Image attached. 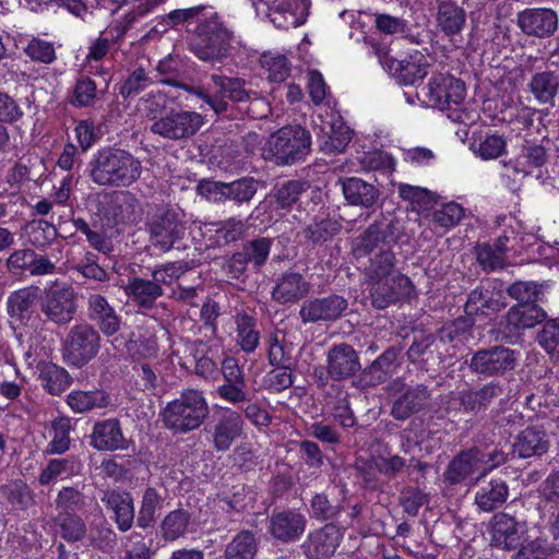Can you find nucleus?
<instances>
[{"label":"nucleus","instance_id":"obj_51","mask_svg":"<svg viewBox=\"0 0 559 559\" xmlns=\"http://www.w3.org/2000/svg\"><path fill=\"white\" fill-rule=\"evenodd\" d=\"M39 379L44 389L52 395H59L68 389L71 378L68 371L55 364L43 366Z\"/></svg>","mask_w":559,"mask_h":559},{"label":"nucleus","instance_id":"obj_23","mask_svg":"<svg viewBox=\"0 0 559 559\" xmlns=\"http://www.w3.org/2000/svg\"><path fill=\"white\" fill-rule=\"evenodd\" d=\"M87 316L97 328L96 330L105 336L115 335L121 328V317L107 298L100 294H91L88 296Z\"/></svg>","mask_w":559,"mask_h":559},{"label":"nucleus","instance_id":"obj_12","mask_svg":"<svg viewBox=\"0 0 559 559\" xmlns=\"http://www.w3.org/2000/svg\"><path fill=\"white\" fill-rule=\"evenodd\" d=\"M518 362L515 350L496 345L475 352L468 367L473 373L483 377H498L512 371Z\"/></svg>","mask_w":559,"mask_h":559},{"label":"nucleus","instance_id":"obj_41","mask_svg":"<svg viewBox=\"0 0 559 559\" xmlns=\"http://www.w3.org/2000/svg\"><path fill=\"white\" fill-rule=\"evenodd\" d=\"M70 408L78 414L106 408L110 404V396L103 390L72 391L67 396Z\"/></svg>","mask_w":559,"mask_h":559},{"label":"nucleus","instance_id":"obj_31","mask_svg":"<svg viewBox=\"0 0 559 559\" xmlns=\"http://www.w3.org/2000/svg\"><path fill=\"white\" fill-rule=\"evenodd\" d=\"M105 507L114 513L115 522L121 532L131 528L134 520L132 496L127 491L106 490L100 498Z\"/></svg>","mask_w":559,"mask_h":559},{"label":"nucleus","instance_id":"obj_4","mask_svg":"<svg viewBox=\"0 0 559 559\" xmlns=\"http://www.w3.org/2000/svg\"><path fill=\"white\" fill-rule=\"evenodd\" d=\"M506 462L507 454L501 449L495 447L491 451H486L478 445H473L453 456L443 473V480L451 486L465 481L476 484L490 471Z\"/></svg>","mask_w":559,"mask_h":559},{"label":"nucleus","instance_id":"obj_57","mask_svg":"<svg viewBox=\"0 0 559 559\" xmlns=\"http://www.w3.org/2000/svg\"><path fill=\"white\" fill-rule=\"evenodd\" d=\"M154 83V78L148 75L143 68H136L121 83L119 94L124 99L133 98Z\"/></svg>","mask_w":559,"mask_h":559},{"label":"nucleus","instance_id":"obj_39","mask_svg":"<svg viewBox=\"0 0 559 559\" xmlns=\"http://www.w3.org/2000/svg\"><path fill=\"white\" fill-rule=\"evenodd\" d=\"M500 298V293L495 292L489 285H479L469 293L465 304V312L466 314L485 313L486 311L498 312L506 307Z\"/></svg>","mask_w":559,"mask_h":559},{"label":"nucleus","instance_id":"obj_55","mask_svg":"<svg viewBox=\"0 0 559 559\" xmlns=\"http://www.w3.org/2000/svg\"><path fill=\"white\" fill-rule=\"evenodd\" d=\"M53 437L46 448L48 454H62L70 447L71 421L67 417H59L52 421Z\"/></svg>","mask_w":559,"mask_h":559},{"label":"nucleus","instance_id":"obj_20","mask_svg":"<svg viewBox=\"0 0 559 559\" xmlns=\"http://www.w3.org/2000/svg\"><path fill=\"white\" fill-rule=\"evenodd\" d=\"M344 535V528L328 523L311 532L304 543V551L308 559H326L332 557Z\"/></svg>","mask_w":559,"mask_h":559},{"label":"nucleus","instance_id":"obj_15","mask_svg":"<svg viewBox=\"0 0 559 559\" xmlns=\"http://www.w3.org/2000/svg\"><path fill=\"white\" fill-rule=\"evenodd\" d=\"M212 429L213 448L217 452L228 451L243 433L245 420L241 414L230 407H219L214 413Z\"/></svg>","mask_w":559,"mask_h":559},{"label":"nucleus","instance_id":"obj_52","mask_svg":"<svg viewBox=\"0 0 559 559\" xmlns=\"http://www.w3.org/2000/svg\"><path fill=\"white\" fill-rule=\"evenodd\" d=\"M341 229V224L324 214L317 215L313 221L305 228V237L314 243L324 242L336 235Z\"/></svg>","mask_w":559,"mask_h":559},{"label":"nucleus","instance_id":"obj_42","mask_svg":"<svg viewBox=\"0 0 559 559\" xmlns=\"http://www.w3.org/2000/svg\"><path fill=\"white\" fill-rule=\"evenodd\" d=\"M205 7L197 5L187 9H176L169 13L162 15L152 31L165 33L170 28H176L180 25L189 26L192 23L199 24L206 15L204 14Z\"/></svg>","mask_w":559,"mask_h":559},{"label":"nucleus","instance_id":"obj_60","mask_svg":"<svg viewBox=\"0 0 559 559\" xmlns=\"http://www.w3.org/2000/svg\"><path fill=\"white\" fill-rule=\"evenodd\" d=\"M190 515L187 511L178 509L171 511L162 523V534L167 540H175L187 530Z\"/></svg>","mask_w":559,"mask_h":559},{"label":"nucleus","instance_id":"obj_8","mask_svg":"<svg viewBox=\"0 0 559 559\" xmlns=\"http://www.w3.org/2000/svg\"><path fill=\"white\" fill-rule=\"evenodd\" d=\"M99 348V332L94 325L81 322L73 325L67 333L62 357L69 366L82 368L97 356Z\"/></svg>","mask_w":559,"mask_h":559},{"label":"nucleus","instance_id":"obj_7","mask_svg":"<svg viewBox=\"0 0 559 559\" xmlns=\"http://www.w3.org/2000/svg\"><path fill=\"white\" fill-rule=\"evenodd\" d=\"M39 307L47 321L66 325L78 311V293L71 284L55 281L44 288Z\"/></svg>","mask_w":559,"mask_h":559},{"label":"nucleus","instance_id":"obj_28","mask_svg":"<svg viewBox=\"0 0 559 559\" xmlns=\"http://www.w3.org/2000/svg\"><path fill=\"white\" fill-rule=\"evenodd\" d=\"M267 10L270 21L281 29L298 27L306 21V9L298 0H273Z\"/></svg>","mask_w":559,"mask_h":559},{"label":"nucleus","instance_id":"obj_32","mask_svg":"<svg viewBox=\"0 0 559 559\" xmlns=\"http://www.w3.org/2000/svg\"><path fill=\"white\" fill-rule=\"evenodd\" d=\"M545 319V310L535 302H518L506 316L507 329L510 333H519L536 326Z\"/></svg>","mask_w":559,"mask_h":559},{"label":"nucleus","instance_id":"obj_10","mask_svg":"<svg viewBox=\"0 0 559 559\" xmlns=\"http://www.w3.org/2000/svg\"><path fill=\"white\" fill-rule=\"evenodd\" d=\"M147 117L153 120L150 131L166 140H183L193 136L203 124V117L189 110L171 109L167 115L157 117L156 109H150Z\"/></svg>","mask_w":559,"mask_h":559},{"label":"nucleus","instance_id":"obj_29","mask_svg":"<svg viewBox=\"0 0 559 559\" xmlns=\"http://www.w3.org/2000/svg\"><path fill=\"white\" fill-rule=\"evenodd\" d=\"M310 284L297 272L283 273L272 289V298L280 305L295 304L306 297Z\"/></svg>","mask_w":559,"mask_h":559},{"label":"nucleus","instance_id":"obj_44","mask_svg":"<svg viewBox=\"0 0 559 559\" xmlns=\"http://www.w3.org/2000/svg\"><path fill=\"white\" fill-rule=\"evenodd\" d=\"M547 151L544 146L538 144L523 146L521 153L508 162L515 174L527 176L531 175L535 168H539L547 162Z\"/></svg>","mask_w":559,"mask_h":559},{"label":"nucleus","instance_id":"obj_56","mask_svg":"<svg viewBox=\"0 0 559 559\" xmlns=\"http://www.w3.org/2000/svg\"><path fill=\"white\" fill-rule=\"evenodd\" d=\"M272 245L273 239L260 237L245 242L241 250L254 269L260 270L269 259Z\"/></svg>","mask_w":559,"mask_h":559},{"label":"nucleus","instance_id":"obj_13","mask_svg":"<svg viewBox=\"0 0 559 559\" xmlns=\"http://www.w3.org/2000/svg\"><path fill=\"white\" fill-rule=\"evenodd\" d=\"M391 390L402 391L392 404L390 415L396 420H406L414 414L428 407L431 392L427 385L418 383L406 385L403 378H396L390 384Z\"/></svg>","mask_w":559,"mask_h":559},{"label":"nucleus","instance_id":"obj_50","mask_svg":"<svg viewBox=\"0 0 559 559\" xmlns=\"http://www.w3.org/2000/svg\"><path fill=\"white\" fill-rule=\"evenodd\" d=\"M395 254L391 248L381 249L369 258V264L365 266L364 274L369 282L390 277L395 267Z\"/></svg>","mask_w":559,"mask_h":559},{"label":"nucleus","instance_id":"obj_45","mask_svg":"<svg viewBox=\"0 0 559 559\" xmlns=\"http://www.w3.org/2000/svg\"><path fill=\"white\" fill-rule=\"evenodd\" d=\"M81 462L74 456L50 460L46 467L41 469L38 483L41 486H48L58 478L64 479L69 476L78 475L81 472Z\"/></svg>","mask_w":559,"mask_h":559},{"label":"nucleus","instance_id":"obj_58","mask_svg":"<svg viewBox=\"0 0 559 559\" xmlns=\"http://www.w3.org/2000/svg\"><path fill=\"white\" fill-rule=\"evenodd\" d=\"M508 250L502 241L499 247L489 243L478 245L476 248L477 261L485 271L501 269L504 264V253Z\"/></svg>","mask_w":559,"mask_h":559},{"label":"nucleus","instance_id":"obj_9","mask_svg":"<svg viewBox=\"0 0 559 559\" xmlns=\"http://www.w3.org/2000/svg\"><path fill=\"white\" fill-rule=\"evenodd\" d=\"M216 91L210 95L202 88L195 91L201 98L215 114L226 112L229 108L228 100L234 103H247L252 98L258 99L257 93L246 87L247 82L241 78L212 74L210 76Z\"/></svg>","mask_w":559,"mask_h":559},{"label":"nucleus","instance_id":"obj_3","mask_svg":"<svg viewBox=\"0 0 559 559\" xmlns=\"http://www.w3.org/2000/svg\"><path fill=\"white\" fill-rule=\"evenodd\" d=\"M141 174V160L122 148H100L88 163V175L98 186L130 187Z\"/></svg>","mask_w":559,"mask_h":559},{"label":"nucleus","instance_id":"obj_21","mask_svg":"<svg viewBox=\"0 0 559 559\" xmlns=\"http://www.w3.org/2000/svg\"><path fill=\"white\" fill-rule=\"evenodd\" d=\"M361 368L358 353L347 343L333 345L326 355V371L334 381L353 377Z\"/></svg>","mask_w":559,"mask_h":559},{"label":"nucleus","instance_id":"obj_5","mask_svg":"<svg viewBox=\"0 0 559 559\" xmlns=\"http://www.w3.org/2000/svg\"><path fill=\"white\" fill-rule=\"evenodd\" d=\"M209 415V404L204 393L187 389L167 403L160 416L164 426L174 433H187L198 429Z\"/></svg>","mask_w":559,"mask_h":559},{"label":"nucleus","instance_id":"obj_63","mask_svg":"<svg viewBox=\"0 0 559 559\" xmlns=\"http://www.w3.org/2000/svg\"><path fill=\"white\" fill-rule=\"evenodd\" d=\"M56 509L62 510L61 512L80 511L85 508V496L74 487H62L56 497Z\"/></svg>","mask_w":559,"mask_h":559},{"label":"nucleus","instance_id":"obj_19","mask_svg":"<svg viewBox=\"0 0 559 559\" xmlns=\"http://www.w3.org/2000/svg\"><path fill=\"white\" fill-rule=\"evenodd\" d=\"M371 283V304L377 309H385L402 298L411 296L414 290L413 283L403 274L377 280Z\"/></svg>","mask_w":559,"mask_h":559},{"label":"nucleus","instance_id":"obj_62","mask_svg":"<svg viewBox=\"0 0 559 559\" xmlns=\"http://www.w3.org/2000/svg\"><path fill=\"white\" fill-rule=\"evenodd\" d=\"M343 511L340 503L333 504L323 492L316 493L310 500V514L318 521L335 519Z\"/></svg>","mask_w":559,"mask_h":559},{"label":"nucleus","instance_id":"obj_6","mask_svg":"<svg viewBox=\"0 0 559 559\" xmlns=\"http://www.w3.org/2000/svg\"><path fill=\"white\" fill-rule=\"evenodd\" d=\"M311 151V135L300 126H285L274 132L263 147V157L276 165H294Z\"/></svg>","mask_w":559,"mask_h":559},{"label":"nucleus","instance_id":"obj_48","mask_svg":"<svg viewBox=\"0 0 559 559\" xmlns=\"http://www.w3.org/2000/svg\"><path fill=\"white\" fill-rule=\"evenodd\" d=\"M62 539L68 543H78L85 538L87 526L85 521L73 512H59L53 519Z\"/></svg>","mask_w":559,"mask_h":559},{"label":"nucleus","instance_id":"obj_53","mask_svg":"<svg viewBox=\"0 0 559 559\" xmlns=\"http://www.w3.org/2000/svg\"><path fill=\"white\" fill-rule=\"evenodd\" d=\"M237 342L246 353L253 352L260 340L259 332L255 330V320L247 314L240 313L236 317Z\"/></svg>","mask_w":559,"mask_h":559},{"label":"nucleus","instance_id":"obj_30","mask_svg":"<svg viewBox=\"0 0 559 559\" xmlns=\"http://www.w3.org/2000/svg\"><path fill=\"white\" fill-rule=\"evenodd\" d=\"M550 447L546 430L542 426H530L523 429L515 438L513 451L522 459L540 456Z\"/></svg>","mask_w":559,"mask_h":559},{"label":"nucleus","instance_id":"obj_27","mask_svg":"<svg viewBox=\"0 0 559 559\" xmlns=\"http://www.w3.org/2000/svg\"><path fill=\"white\" fill-rule=\"evenodd\" d=\"M436 25L449 38L461 36L466 26V11L453 0H437Z\"/></svg>","mask_w":559,"mask_h":559},{"label":"nucleus","instance_id":"obj_43","mask_svg":"<svg viewBox=\"0 0 559 559\" xmlns=\"http://www.w3.org/2000/svg\"><path fill=\"white\" fill-rule=\"evenodd\" d=\"M39 287L26 286L12 292L7 299V312L15 321H23L38 299Z\"/></svg>","mask_w":559,"mask_h":559},{"label":"nucleus","instance_id":"obj_25","mask_svg":"<svg viewBox=\"0 0 559 559\" xmlns=\"http://www.w3.org/2000/svg\"><path fill=\"white\" fill-rule=\"evenodd\" d=\"M307 520L293 510L275 512L269 520L267 532L277 540L288 543L298 539L305 532Z\"/></svg>","mask_w":559,"mask_h":559},{"label":"nucleus","instance_id":"obj_14","mask_svg":"<svg viewBox=\"0 0 559 559\" xmlns=\"http://www.w3.org/2000/svg\"><path fill=\"white\" fill-rule=\"evenodd\" d=\"M347 309L348 300L344 296L330 294L305 300L300 307L299 317L305 324L334 322L341 319Z\"/></svg>","mask_w":559,"mask_h":559},{"label":"nucleus","instance_id":"obj_17","mask_svg":"<svg viewBox=\"0 0 559 559\" xmlns=\"http://www.w3.org/2000/svg\"><path fill=\"white\" fill-rule=\"evenodd\" d=\"M221 370L224 383L217 388V395L233 405L250 402L245 373L238 360L234 357H226L222 361Z\"/></svg>","mask_w":559,"mask_h":559},{"label":"nucleus","instance_id":"obj_24","mask_svg":"<svg viewBox=\"0 0 559 559\" xmlns=\"http://www.w3.org/2000/svg\"><path fill=\"white\" fill-rule=\"evenodd\" d=\"M401 349L395 346L386 348L374 361L367 366L360 376L364 386H376L386 382L397 370Z\"/></svg>","mask_w":559,"mask_h":559},{"label":"nucleus","instance_id":"obj_64","mask_svg":"<svg viewBox=\"0 0 559 559\" xmlns=\"http://www.w3.org/2000/svg\"><path fill=\"white\" fill-rule=\"evenodd\" d=\"M308 188L309 185L306 181L289 180L276 189V202L283 209L290 207Z\"/></svg>","mask_w":559,"mask_h":559},{"label":"nucleus","instance_id":"obj_46","mask_svg":"<svg viewBox=\"0 0 559 559\" xmlns=\"http://www.w3.org/2000/svg\"><path fill=\"white\" fill-rule=\"evenodd\" d=\"M503 136L489 132H474L471 139L469 148L481 159H495L506 151Z\"/></svg>","mask_w":559,"mask_h":559},{"label":"nucleus","instance_id":"obj_16","mask_svg":"<svg viewBox=\"0 0 559 559\" xmlns=\"http://www.w3.org/2000/svg\"><path fill=\"white\" fill-rule=\"evenodd\" d=\"M558 24L557 12L549 8H527L516 16V25L528 37H551L557 32Z\"/></svg>","mask_w":559,"mask_h":559},{"label":"nucleus","instance_id":"obj_61","mask_svg":"<svg viewBox=\"0 0 559 559\" xmlns=\"http://www.w3.org/2000/svg\"><path fill=\"white\" fill-rule=\"evenodd\" d=\"M258 191V181L252 177H242L238 180L228 182L227 194L229 201L237 204L248 203Z\"/></svg>","mask_w":559,"mask_h":559},{"label":"nucleus","instance_id":"obj_37","mask_svg":"<svg viewBox=\"0 0 559 559\" xmlns=\"http://www.w3.org/2000/svg\"><path fill=\"white\" fill-rule=\"evenodd\" d=\"M344 198L352 205L370 209L379 198V190L371 183L350 177L342 180Z\"/></svg>","mask_w":559,"mask_h":559},{"label":"nucleus","instance_id":"obj_54","mask_svg":"<svg viewBox=\"0 0 559 559\" xmlns=\"http://www.w3.org/2000/svg\"><path fill=\"white\" fill-rule=\"evenodd\" d=\"M155 72L156 74L153 76L155 83L158 82L162 84L180 87L195 95V91H198V88L183 84L179 81L180 75L178 70V62L174 58L168 57L160 60L155 69Z\"/></svg>","mask_w":559,"mask_h":559},{"label":"nucleus","instance_id":"obj_47","mask_svg":"<svg viewBox=\"0 0 559 559\" xmlns=\"http://www.w3.org/2000/svg\"><path fill=\"white\" fill-rule=\"evenodd\" d=\"M258 547L255 534L250 530H242L226 545L224 559H254Z\"/></svg>","mask_w":559,"mask_h":559},{"label":"nucleus","instance_id":"obj_36","mask_svg":"<svg viewBox=\"0 0 559 559\" xmlns=\"http://www.w3.org/2000/svg\"><path fill=\"white\" fill-rule=\"evenodd\" d=\"M124 293L138 307L151 310L156 300L164 295V289L152 278L133 277L124 286Z\"/></svg>","mask_w":559,"mask_h":559},{"label":"nucleus","instance_id":"obj_26","mask_svg":"<svg viewBox=\"0 0 559 559\" xmlns=\"http://www.w3.org/2000/svg\"><path fill=\"white\" fill-rule=\"evenodd\" d=\"M90 444L98 451H116L126 449L128 442L120 421L117 418H109L94 424Z\"/></svg>","mask_w":559,"mask_h":559},{"label":"nucleus","instance_id":"obj_34","mask_svg":"<svg viewBox=\"0 0 559 559\" xmlns=\"http://www.w3.org/2000/svg\"><path fill=\"white\" fill-rule=\"evenodd\" d=\"M509 497V486L500 477L483 481L475 495V504L484 512H491L501 507Z\"/></svg>","mask_w":559,"mask_h":559},{"label":"nucleus","instance_id":"obj_38","mask_svg":"<svg viewBox=\"0 0 559 559\" xmlns=\"http://www.w3.org/2000/svg\"><path fill=\"white\" fill-rule=\"evenodd\" d=\"M527 86L538 104L554 105L559 92V69L536 72Z\"/></svg>","mask_w":559,"mask_h":559},{"label":"nucleus","instance_id":"obj_40","mask_svg":"<svg viewBox=\"0 0 559 559\" xmlns=\"http://www.w3.org/2000/svg\"><path fill=\"white\" fill-rule=\"evenodd\" d=\"M0 493L13 511H27L35 504L34 491L20 478L11 479L0 486Z\"/></svg>","mask_w":559,"mask_h":559},{"label":"nucleus","instance_id":"obj_22","mask_svg":"<svg viewBox=\"0 0 559 559\" xmlns=\"http://www.w3.org/2000/svg\"><path fill=\"white\" fill-rule=\"evenodd\" d=\"M492 544L504 550L516 549L522 544L524 523L510 514L496 513L490 521Z\"/></svg>","mask_w":559,"mask_h":559},{"label":"nucleus","instance_id":"obj_2","mask_svg":"<svg viewBox=\"0 0 559 559\" xmlns=\"http://www.w3.org/2000/svg\"><path fill=\"white\" fill-rule=\"evenodd\" d=\"M419 95L428 107L448 111V118L464 127H473L479 115L462 106L465 99V84L450 74L438 73L429 79Z\"/></svg>","mask_w":559,"mask_h":559},{"label":"nucleus","instance_id":"obj_33","mask_svg":"<svg viewBox=\"0 0 559 559\" xmlns=\"http://www.w3.org/2000/svg\"><path fill=\"white\" fill-rule=\"evenodd\" d=\"M503 393V385L500 382L491 381L478 389L460 392L459 402L465 412L477 414L486 409L493 400Z\"/></svg>","mask_w":559,"mask_h":559},{"label":"nucleus","instance_id":"obj_59","mask_svg":"<svg viewBox=\"0 0 559 559\" xmlns=\"http://www.w3.org/2000/svg\"><path fill=\"white\" fill-rule=\"evenodd\" d=\"M97 87L88 76H81L76 80L70 104L74 107L84 108L93 106L96 100Z\"/></svg>","mask_w":559,"mask_h":559},{"label":"nucleus","instance_id":"obj_1","mask_svg":"<svg viewBox=\"0 0 559 559\" xmlns=\"http://www.w3.org/2000/svg\"><path fill=\"white\" fill-rule=\"evenodd\" d=\"M235 32L213 12L195 25L189 41V50L200 61L212 67L224 64L233 56Z\"/></svg>","mask_w":559,"mask_h":559},{"label":"nucleus","instance_id":"obj_11","mask_svg":"<svg viewBox=\"0 0 559 559\" xmlns=\"http://www.w3.org/2000/svg\"><path fill=\"white\" fill-rule=\"evenodd\" d=\"M147 227L152 246L163 252L169 251L181 240L187 230L183 213L168 206L157 209L148 219Z\"/></svg>","mask_w":559,"mask_h":559},{"label":"nucleus","instance_id":"obj_18","mask_svg":"<svg viewBox=\"0 0 559 559\" xmlns=\"http://www.w3.org/2000/svg\"><path fill=\"white\" fill-rule=\"evenodd\" d=\"M395 226L392 222H376L352 240V252L356 260L370 255L376 249H389Z\"/></svg>","mask_w":559,"mask_h":559},{"label":"nucleus","instance_id":"obj_49","mask_svg":"<svg viewBox=\"0 0 559 559\" xmlns=\"http://www.w3.org/2000/svg\"><path fill=\"white\" fill-rule=\"evenodd\" d=\"M439 341L433 334H423L414 337L406 352V357L412 364H426L430 359L440 358Z\"/></svg>","mask_w":559,"mask_h":559},{"label":"nucleus","instance_id":"obj_35","mask_svg":"<svg viewBox=\"0 0 559 559\" xmlns=\"http://www.w3.org/2000/svg\"><path fill=\"white\" fill-rule=\"evenodd\" d=\"M427 62L423 55L411 56L409 59H391L388 71L404 85H413L427 75Z\"/></svg>","mask_w":559,"mask_h":559}]
</instances>
